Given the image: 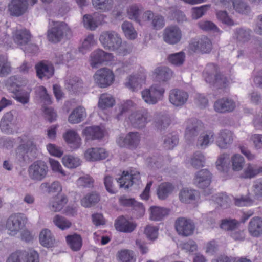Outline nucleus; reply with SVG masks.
<instances>
[{
	"label": "nucleus",
	"instance_id": "19",
	"mask_svg": "<svg viewBox=\"0 0 262 262\" xmlns=\"http://www.w3.org/2000/svg\"><path fill=\"white\" fill-rule=\"evenodd\" d=\"M233 139V133L231 131L227 129L222 130L217 134L216 143L219 148L227 149L232 143Z\"/></svg>",
	"mask_w": 262,
	"mask_h": 262
},
{
	"label": "nucleus",
	"instance_id": "45",
	"mask_svg": "<svg viewBox=\"0 0 262 262\" xmlns=\"http://www.w3.org/2000/svg\"><path fill=\"white\" fill-rule=\"evenodd\" d=\"M179 138L177 135L169 134L164 137L163 145L166 149H172L178 143Z\"/></svg>",
	"mask_w": 262,
	"mask_h": 262
},
{
	"label": "nucleus",
	"instance_id": "26",
	"mask_svg": "<svg viewBox=\"0 0 262 262\" xmlns=\"http://www.w3.org/2000/svg\"><path fill=\"white\" fill-rule=\"evenodd\" d=\"M174 186L169 182L161 183L157 189V194L159 199L164 200L167 199L174 190Z\"/></svg>",
	"mask_w": 262,
	"mask_h": 262
},
{
	"label": "nucleus",
	"instance_id": "29",
	"mask_svg": "<svg viewBox=\"0 0 262 262\" xmlns=\"http://www.w3.org/2000/svg\"><path fill=\"white\" fill-rule=\"evenodd\" d=\"M99 192L93 191L88 193L81 200V204L85 208H90L95 206L100 200Z\"/></svg>",
	"mask_w": 262,
	"mask_h": 262
},
{
	"label": "nucleus",
	"instance_id": "20",
	"mask_svg": "<svg viewBox=\"0 0 262 262\" xmlns=\"http://www.w3.org/2000/svg\"><path fill=\"white\" fill-rule=\"evenodd\" d=\"M108 156L106 150L103 148H91L87 149L84 153L86 160L94 161L104 159Z\"/></svg>",
	"mask_w": 262,
	"mask_h": 262
},
{
	"label": "nucleus",
	"instance_id": "11",
	"mask_svg": "<svg viewBox=\"0 0 262 262\" xmlns=\"http://www.w3.org/2000/svg\"><path fill=\"white\" fill-rule=\"evenodd\" d=\"M94 77L96 83L102 88L110 86L114 80V75L113 72L105 68L98 70Z\"/></svg>",
	"mask_w": 262,
	"mask_h": 262
},
{
	"label": "nucleus",
	"instance_id": "52",
	"mask_svg": "<svg viewBox=\"0 0 262 262\" xmlns=\"http://www.w3.org/2000/svg\"><path fill=\"white\" fill-rule=\"evenodd\" d=\"M154 123L156 128L161 132L168 128L170 124V119L167 116H161L155 121Z\"/></svg>",
	"mask_w": 262,
	"mask_h": 262
},
{
	"label": "nucleus",
	"instance_id": "61",
	"mask_svg": "<svg viewBox=\"0 0 262 262\" xmlns=\"http://www.w3.org/2000/svg\"><path fill=\"white\" fill-rule=\"evenodd\" d=\"M150 89H146L141 92L142 98L145 102L148 104H155L158 101Z\"/></svg>",
	"mask_w": 262,
	"mask_h": 262
},
{
	"label": "nucleus",
	"instance_id": "30",
	"mask_svg": "<svg viewBox=\"0 0 262 262\" xmlns=\"http://www.w3.org/2000/svg\"><path fill=\"white\" fill-rule=\"evenodd\" d=\"M252 36V31L250 29L243 28L236 29L234 38L239 43H245L249 42Z\"/></svg>",
	"mask_w": 262,
	"mask_h": 262
},
{
	"label": "nucleus",
	"instance_id": "13",
	"mask_svg": "<svg viewBox=\"0 0 262 262\" xmlns=\"http://www.w3.org/2000/svg\"><path fill=\"white\" fill-rule=\"evenodd\" d=\"M181 38L182 32L176 26L167 27L163 30V39L168 44L176 45L180 41Z\"/></svg>",
	"mask_w": 262,
	"mask_h": 262
},
{
	"label": "nucleus",
	"instance_id": "57",
	"mask_svg": "<svg viewBox=\"0 0 262 262\" xmlns=\"http://www.w3.org/2000/svg\"><path fill=\"white\" fill-rule=\"evenodd\" d=\"M205 162V159L204 155L199 151L195 152L191 159V165L196 168L203 167Z\"/></svg>",
	"mask_w": 262,
	"mask_h": 262
},
{
	"label": "nucleus",
	"instance_id": "12",
	"mask_svg": "<svg viewBox=\"0 0 262 262\" xmlns=\"http://www.w3.org/2000/svg\"><path fill=\"white\" fill-rule=\"evenodd\" d=\"M204 129L202 122L196 118H191L187 121L185 137L188 140L193 139Z\"/></svg>",
	"mask_w": 262,
	"mask_h": 262
},
{
	"label": "nucleus",
	"instance_id": "23",
	"mask_svg": "<svg viewBox=\"0 0 262 262\" xmlns=\"http://www.w3.org/2000/svg\"><path fill=\"white\" fill-rule=\"evenodd\" d=\"M28 80L17 76L10 77L7 81L6 86L11 92L22 91L21 88L26 85Z\"/></svg>",
	"mask_w": 262,
	"mask_h": 262
},
{
	"label": "nucleus",
	"instance_id": "17",
	"mask_svg": "<svg viewBox=\"0 0 262 262\" xmlns=\"http://www.w3.org/2000/svg\"><path fill=\"white\" fill-rule=\"evenodd\" d=\"M112 57V54L101 49L94 51L91 54L90 64L93 68H97L104 62L108 61Z\"/></svg>",
	"mask_w": 262,
	"mask_h": 262
},
{
	"label": "nucleus",
	"instance_id": "38",
	"mask_svg": "<svg viewBox=\"0 0 262 262\" xmlns=\"http://www.w3.org/2000/svg\"><path fill=\"white\" fill-rule=\"evenodd\" d=\"M83 23L85 28L94 31L104 21L102 17H83Z\"/></svg>",
	"mask_w": 262,
	"mask_h": 262
},
{
	"label": "nucleus",
	"instance_id": "14",
	"mask_svg": "<svg viewBox=\"0 0 262 262\" xmlns=\"http://www.w3.org/2000/svg\"><path fill=\"white\" fill-rule=\"evenodd\" d=\"M169 102L174 106L181 107L187 101L188 94L187 92L178 89H173L169 92Z\"/></svg>",
	"mask_w": 262,
	"mask_h": 262
},
{
	"label": "nucleus",
	"instance_id": "39",
	"mask_svg": "<svg viewBox=\"0 0 262 262\" xmlns=\"http://www.w3.org/2000/svg\"><path fill=\"white\" fill-rule=\"evenodd\" d=\"M121 28L125 37L130 40H134L137 36V32L135 30L132 23L125 21L122 25Z\"/></svg>",
	"mask_w": 262,
	"mask_h": 262
},
{
	"label": "nucleus",
	"instance_id": "41",
	"mask_svg": "<svg viewBox=\"0 0 262 262\" xmlns=\"http://www.w3.org/2000/svg\"><path fill=\"white\" fill-rule=\"evenodd\" d=\"M233 9L239 14L248 15L250 14L251 8L245 2L242 0H234Z\"/></svg>",
	"mask_w": 262,
	"mask_h": 262
},
{
	"label": "nucleus",
	"instance_id": "15",
	"mask_svg": "<svg viewBox=\"0 0 262 262\" xmlns=\"http://www.w3.org/2000/svg\"><path fill=\"white\" fill-rule=\"evenodd\" d=\"M140 176L138 171H131L130 173L123 171L122 176L118 179L117 182L120 184V187L128 188L134 184H139Z\"/></svg>",
	"mask_w": 262,
	"mask_h": 262
},
{
	"label": "nucleus",
	"instance_id": "49",
	"mask_svg": "<svg viewBox=\"0 0 262 262\" xmlns=\"http://www.w3.org/2000/svg\"><path fill=\"white\" fill-rule=\"evenodd\" d=\"M63 165L69 168H75L80 165V160L71 155L65 156L62 158Z\"/></svg>",
	"mask_w": 262,
	"mask_h": 262
},
{
	"label": "nucleus",
	"instance_id": "50",
	"mask_svg": "<svg viewBox=\"0 0 262 262\" xmlns=\"http://www.w3.org/2000/svg\"><path fill=\"white\" fill-rule=\"evenodd\" d=\"M92 4L96 9L106 11L113 7V0H92Z\"/></svg>",
	"mask_w": 262,
	"mask_h": 262
},
{
	"label": "nucleus",
	"instance_id": "51",
	"mask_svg": "<svg viewBox=\"0 0 262 262\" xmlns=\"http://www.w3.org/2000/svg\"><path fill=\"white\" fill-rule=\"evenodd\" d=\"M117 256L121 262H135L134 252L129 250H122L119 251Z\"/></svg>",
	"mask_w": 262,
	"mask_h": 262
},
{
	"label": "nucleus",
	"instance_id": "47",
	"mask_svg": "<svg viewBox=\"0 0 262 262\" xmlns=\"http://www.w3.org/2000/svg\"><path fill=\"white\" fill-rule=\"evenodd\" d=\"M239 223L235 219H225L222 220L220 227L224 230L232 232L239 226Z\"/></svg>",
	"mask_w": 262,
	"mask_h": 262
},
{
	"label": "nucleus",
	"instance_id": "22",
	"mask_svg": "<svg viewBox=\"0 0 262 262\" xmlns=\"http://www.w3.org/2000/svg\"><path fill=\"white\" fill-rule=\"evenodd\" d=\"M27 0H12L9 5V10L11 15L20 16L28 8Z\"/></svg>",
	"mask_w": 262,
	"mask_h": 262
},
{
	"label": "nucleus",
	"instance_id": "34",
	"mask_svg": "<svg viewBox=\"0 0 262 262\" xmlns=\"http://www.w3.org/2000/svg\"><path fill=\"white\" fill-rule=\"evenodd\" d=\"M248 230L253 236L257 237L262 234V220L260 217H254L249 222Z\"/></svg>",
	"mask_w": 262,
	"mask_h": 262
},
{
	"label": "nucleus",
	"instance_id": "25",
	"mask_svg": "<svg viewBox=\"0 0 262 262\" xmlns=\"http://www.w3.org/2000/svg\"><path fill=\"white\" fill-rule=\"evenodd\" d=\"M136 224L130 222L123 216H120L116 220L115 227L117 230L125 233H130L136 227Z\"/></svg>",
	"mask_w": 262,
	"mask_h": 262
},
{
	"label": "nucleus",
	"instance_id": "2",
	"mask_svg": "<svg viewBox=\"0 0 262 262\" xmlns=\"http://www.w3.org/2000/svg\"><path fill=\"white\" fill-rule=\"evenodd\" d=\"M19 146L16 148V159L21 163H28L37 156L38 149L34 138L26 136L18 137Z\"/></svg>",
	"mask_w": 262,
	"mask_h": 262
},
{
	"label": "nucleus",
	"instance_id": "8",
	"mask_svg": "<svg viewBox=\"0 0 262 262\" xmlns=\"http://www.w3.org/2000/svg\"><path fill=\"white\" fill-rule=\"evenodd\" d=\"M48 167L42 161H36L28 168L30 178L34 181H40L44 179L48 173Z\"/></svg>",
	"mask_w": 262,
	"mask_h": 262
},
{
	"label": "nucleus",
	"instance_id": "58",
	"mask_svg": "<svg viewBox=\"0 0 262 262\" xmlns=\"http://www.w3.org/2000/svg\"><path fill=\"white\" fill-rule=\"evenodd\" d=\"M67 202V198L64 195H61L58 199L52 202L50 209L54 212L59 211L63 208Z\"/></svg>",
	"mask_w": 262,
	"mask_h": 262
},
{
	"label": "nucleus",
	"instance_id": "55",
	"mask_svg": "<svg viewBox=\"0 0 262 262\" xmlns=\"http://www.w3.org/2000/svg\"><path fill=\"white\" fill-rule=\"evenodd\" d=\"M185 54L183 52L170 54L168 56L169 61L173 65L180 66L184 62Z\"/></svg>",
	"mask_w": 262,
	"mask_h": 262
},
{
	"label": "nucleus",
	"instance_id": "37",
	"mask_svg": "<svg viewBox=\"0 0 262 262\" xmlns=\"http://www.w3.org/2000/svg\"><path fill=\"white\" fill-rule=\"evenodd\" d=\"M157 79L162 81L169 80L172 75V72L167 67H160L155 70Z\"/></svg>",
	"mask_w": 262,
	"mask_h": 262
},
{
	"label": "nucleus",
	"instance_id": "6",
	"mask_svg": "<svg viewBox=\"0 0 262 262\" xmlns=\"http://www.w3.org/2000/svg\"><path fill=\"white\" fill-rule=\"evenodd\" d=\"M27 222V218L25 214L20 213H13L7 219L6 227L9 234L14 236L25 227Z\"/></svg>",
	"mask_w": 262,
	"mask_h": 262
},
{
	"label": "nucleus",
	"instance_id": "35",
	"mask_svg": "<svg viewBox=\"0 0 262 262\" xmlns=\"http://www.w3.org/2000/svg\"><path fill=\"white\" fill-rule=\"evenodd\" d=\"M149 211L150 219L151 220L160 221L169 214L170 210L165 208L153 206L150 207Z\"/></svg>",
	"mask_w": 262,
	"mask_h": 262
},
{
	"label": "nucleus",
	"instance_id": "60",
	"mask_svg": "<svg viewBox=\"0 0 262 262\" xmlns=\"http://www.w3.org/2000/svg\"><path fill=\"white\" fill-rule=\"evenodd\" d=\"M199 27L205 31L213 33L219 32L220 30L212 22L210 21H201L198 23Z\"/></svg>",
	"mask_w": 262,
	"mask_h": 262
},
{
	"label": "nucleus",
	"instance_id": "27",
	"mask_svg": "<svg viewBox=\"0 0 262 262\" xmlns=\"http://www.w3.org/2000/svg\"><path fill=\"white\" fill-rule=\"evenodd\" d=\"M146 76L144 74H138L132 75L126 82L125 85L132 91H136L141 88V85L145 81Z\"/></svg>",
	"mask_w": 262,
	"mask_h": 262
},
{
	"label": "nucleus",
	"instance_id": "36",
	"mask_svg": "<svg viewBox=\"0 0 262 262\" xmlns=\"http://www.w3.org/2000/svg\"><path fill=\"white\" fill-rule=\"evenodd\" d=\"M66 241L70 248L74 251L80 250L82 245L81 236L77 234L69 235L66 236Z\"/></svg>",
	"mask_w": 262,
	"mask_h": 262
},
{
	"label": "nucleus",
	"instance_id": "3",
	"mask_svg": "<svg viewBox=\"0 0 262 262\" xmlns=\"http://www.w3.org/2000/svg\"><path fill=\"white\" fill-rule=\"evenodd\" d=\"M203 75L206 82L213 88L222 89L229 84L227 77L220 72L219 68L215 64L208 63L204 71Z\"/></svg>",
	"mask_w": 262,
	"mask_h": 262
},
{
	"label": "nucleus",
	"instance_id": "18",
	"mask_svg": "<svg viewBox=\"0 0 262 262\" xmlns=\"http://www.w3.org/2000/svg\"><path fill=\"white\" fill-rule=\"evenodd\" d=\"M211 181V174L206 169H202L195 174L193 183L198 188L204 189L208 187Z\"/></svg>",
	"mask_w": 262,
	"mask_h": 262
},
{
	"label": "nucleus",
	"instance_id": "46",
	"mask_svg": "<svg viewBox=\"0 0 262 262\" xmlns=\"http://www.w3.org/2000/svg\"><path fill=\"white\" fill-rule=\"evenodd\" d=\"M11 71L10 63L6 56H0V77H5L9 74Z\"/></svg>",
	"mask_w": 262,
	"mask_h": 262
},
{
	"label": "nucleus",
	"instance_id": "1",
	"mask_svg": "<svg viewBox=\"0 0 262 262\" xmlns=\"http://www.w3.org/2000/svg\"><path fill=\"white\" fill-rule=\"evenodd\" d=\"M99 40L105 49L116 51L121 55L129 52V47L126 42H122L120 36L115 31H107L101 33Z\"/></svg>",
	"mask_w": 262,
	"mask_h": 262
},
{
	"label": "nucleus",
	"instance_id": "9",
	"mask_svg": "<svg viewBox=\"0 0 262 262\" xmlns=\"http://www.w3.org/2000/svg\"><path fill=\"white\" fill-rule=\"evenodd\" d=\"M140 134L138 132H130L125 137L120 136L117 139V143L121 147L135 149L140 143Z\"/></svg>",
	"mask_w": 262,
	"mask_h": 262
},
{
	"label": "nucleus",
	"instance_id": "7",
	"mask_svg": "<svg viewBox=\"0 0 262 262\" xmlns=\"http://www.w3.org/2000/svg\"><path fill=\"white\" fill-rule=\"evenodd\" d=\"M129 119L132 126L137 129L144 128L151 120L150 113L146 109H142L133 112Z\"/></svg>",
	"mask_w": 262,
	"mask_h": 262
},
{
	"label": "nucleus",
	"instance_id": "56",
	"mask_svg": "<svg viewBox=\"0 0 262 262\" xmlns=\"http://www.w3.org/2000/svg\"><path fill=\"white\" fill-rule=\"evenodd\" d=\"M212 200L222 208H228L230 204V200L228 196L224 194H218L212 196Z\"/></svg>",
	"mask_w": 262,
	"mask_h": 262
},
{
	"label": "nucleus",
	"instance_id": "54",
	"mask_svg": "<svg viewBox=\"0 0 262 262\" xmlns=\"http://www.w3.org/2000/svg\"><path fill=\"white\" fill-rule=\"evenodd\" d=\"M54 224L61 230H65L70 228L71 223L64 217L56 215L53 220Z\"/></svg>",
	"mask_w": 262,
	"mask_h": 262
},
{
	"label": "nucleus",
	"instance_id": "63",
	"mask_svg": "<svg viewBox=\"0 0 262 262\" xmlns=\"http://www.w3.org/2000/svg\"><path fill=\"white\" fill-rule=\"evenodd\" d=\"M149 89L152 92L153 95L156 97L158 101L161 100L163 97L165 93V88L160 83L152 84Z\"/></svg>",
	"mask_w": 262,
	"mask_h": 262
},
{
	"label": "nucleus",
	"instance_id": "64",
	"mask_svg": "<svg viewBox=\"0 0 262 262\" xmlns=\"http://www.w3.org/2000/svg\"><path fill=\"white\" fill-rule=\"evenodd\" d=\"M12 93L13 94L12 97L18 102L23 104H25L29 102V94L26 91H18Z\"/></svg>",
	"mask_w": 262,
	"mask_h": 262
},
{
	"label": "nucleus",
	"instance_id": "44",
	"mask_svg": "<svg viewBox=\"0 0 262 262\" xmlns=\"http://www.w3.org/2000/svg\"><path fill=\"white\" fill-rule=\"evenodd\" d=\"M119 201L120 203L124 206H133L134 207H137L141 215L144 214L145 209L142 204L136 202L134 199L122 196L120 198Z\"/></svg>",
	"mask_w": 262,
	"mask_h": 262
},
{
	"label": "nucleus",
	"instance_id": "42",
	"mask_svg": "<svg viewBox=\"0 0 262 262\" xmlns=\"http://www.w3.org/2000/svg\"><path fill=\"white\" fill-rule=\"evenodd\" d=\"M115 104V99L112 95L108 94H102L100 95L98 102L99 107L105 109L112 107Z\"/></svg>",
	"mask_w": 262,
	"mask_h": 262
},
{
	"label": "nucleus",
	"instance_id": "48",
	"mask_svg": "<svg viewBox=\"0 0 262 262\" xmlns=\"http://www.w3.org/2000/svg\"><path fill=\"white\" fill-rule=\"evenodd\" d=\"M230 162L229 155L223 154L217 159L216 164L218 170L222 171H226Z\"/></svg>",
	"mask_w": 262,
	"mask_h": 262
},
{
	"label": "nucleus",
	"instance_id": "62",
	"mask_svg": "<svg viewBox=\"0 0 262 262\" xmlns=\"http://www.w3.org/2000/svg\"><path fill=\"white\" fill-rule=\"evenodd\" d=\"M94 183V179L89 176L81 177L77 180V186L82 188H92Z\"/></svg>",
	"mask_w": 262,
	"mask_h": 262
},
{
	"label": "nucleus",
	"instance_id": "31",
	"mask_svg": "<svg viewBox=\"0 0 262 262\" xmlns=\"http://www.w3.org/2000/svg\"><path fill=\"white\" fill-rule=\"evenodd\" d=\"M86 117L85 108L81 106H78L70 114L68 121L70 123L76 124L81 122Z\"/></svg>",
	"mask_w": 262,
	"mask_h": 262
},
{
	"label": "nucleus",
	"instance_id": "24",
	"mask_svg": "<svg viewBox=\"0 0 262 262\" xmlns=\"http://www.w3.org/2000/svg\"><path fill=\"white\" fill-rule=\"evenodd\" d=\"M63 137L65 141L72 149H76L81 146V139L76 131L68 130L63 135Z\"/></svg>",
	"mask_w": 262,
	"mask_h": 262
},
{
	"label": "nucleus",
	"instance_id": "32",
	"mask_svg": "<svg viewBox=\"0 0 262 262\" xmlns=\"http://www.w3.org/2000/svg\"><path fill=\"white\" fill-rule=\"evenodd\" d=\"M143 11V8L137 4H132L117 12V16L127 15L128 16H139Z\"/></svg>",
	"mask_w": 262,
	"mask_h": 262
},
{
	"label": "nucleus",
	"instance_id": "10",
	"mask_svg": "<svg viewBox=\"0 0 262 262\" xmlns=\"http://www.w3.org/2000/svg\"><path fill=\"white\" fill-rule=\"evenodd\" d=\"M175 228L179 235L188 236L193 234L195 225L191 220L181 217L176 220Z\"/></svg>",
	"mask_w": 262,
	"mask_h": 262
},
{
	"label": "nucleus",
	"instance_id": "43",
	"mask_svg": "<svg viewBox=\"0 0 262 262\" xmlns=\"http://www.w3.org/2000/svg\"><path fill=\"white\" fill-rule=\"evenodd\" d=\"M197 192L193 190H189L187 188L183 189L179 193L180 200L186 203H190L195 200Z\"/></svg>",
	"mask_w": 262,
	"mask_h": 262
},
{
	"label": "nucleus",
	"instance_id": "5",
	"mask_svg": "<svg viewBox=\"0 0 262 262\" xmlns=\"http://www.w3.org/2000/svg\"><path fill=\"white\" fill-rule=\"evenodd\" d=\"M31 38V34L26 29H17L13 33L14 42L26 52H34L38 50L36 45L29 43Z\"/></svg>",
	"mask_w": 262,
	"mask_h": 262
},
{
	"label": "nucleus",
	"instance_id": "53",
	"mask_svg": "<svg viewBox=\"0 0 262 262\" xmlns=\"http://www.w3.org/2000/svg\"><path fill=\"white\" fill-rule=\"evenodd\" d=\"M73 59V55L69 52L64 54L60 52H57L55 54V62L57 64H64Z\"/></svg>",
	"mask_w": 262,
	"mask_h": 262
},
{
	"label": "nucleus",
	"instance_id": "4",
	"mask_svg": "<svg viewBox=\"0 0 262 262\" xmlns=\"http://www.w3.org/2000/svg\"><path fill=\"white\" fill-rule=\"evenodd\" d=\"M49 28L47 37L48 40L53 43L61 41L70 32L67 24L63 21H52Z\"/></svg>",
	"mask_w": 262,
	"mask_h": 262
},
{
	"label": "nucleus",
	"instance_id": "21",
	"mask_svg": "<svg viewBox=\"0 0 262 262\" xmlns=\"http://www.w3.org/2000/svg\"><path fill=\"white\" fill-rule=\"evenodd\" d=\"M236 105L234 101L229 98H223L216 101L214 104V108L219 113H226L233 111Z\"/></svg>",
	"mask_w": 262,
	"mask_h": 262
},
{
	"label": "nucleus",
	"instance_id": "16",
	"mask_svg": "<svg viewBox=\"0 0 262 262\" xmlns=\"http://www.w3.org/2000/svg\"><path fill=\"white\" fill-rule=\"evenodd\" d=\"M36 75L40 79H49L54 73V68L52 64L46 61H41L35 67Z\"/></svg>",
	"mask_w": 262,
	"mask_h": 262
},
{
	"label": "nucleus",
	"instance_id": "40",
	"mask_svg": "<svg viewBox=\"0 0 262 262\" xmlns=\"http://www.w3.org/2000/svg\"><path fill=\"white\" fill-rule=\"evenodd\" d=\"M84 132L88 138L93 140L99 139L103 137V133L99 126L86 127Z\"/></svg>",
	"mask_w": 262,
	"mask_h": 262
},
{
	"label": "nucleus",
	"instance_id": "59",
	"mask_svg": "<svg viewBox=\"0 0 262 262\" xmlns=\"http://www.w3.org/2000/svg\"><path fill=\"white\" fill-rule=\"evenodd\" d=\"M26 251H17L12 253L6 262H26Z\"/></svg>",
	"mask_w": 262,
	"mask_h": 262
},
{
	"label": "nucleus",
	"instance_id": "33",
	"mask_svg": "<svg viewBox=\"0 0 262 262\" xmlns=\"http://www.w3.org/2000/svg\"><path fill=\"white\" fill-rule=\"evenodd\" d=\"M39 241L43 247L50 248L54 246L55 239L51 232L49 230L45 229L40 233Z\"/></svg>",
	"mask_w": 262,
	"mask_h": 262
},
{
	"label": "nucleus",
	"instance_id": "28",
	"mask_svg": "<svg viewBox=\"0 0 262 262\" xmlns=\"http://www.w3.org/2000/svg\"><path fill=\"white\" fill-rule=\"evenodd\" d=\"M198 138L196 145L201 149L206 148L209 145L212 143L214 140V134L210 130L201 133Z\"/></svg>",
	"mask_w": 262,
	"mask_h": 262
}]
</instances>
